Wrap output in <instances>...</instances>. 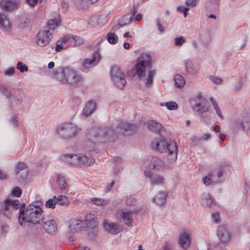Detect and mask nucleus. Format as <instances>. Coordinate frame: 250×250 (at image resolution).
Masks as SVG:
<instances>
[{
	"label": "nucleus",
	"mask_w": 250,
	"mask_h": 250,
	"mask_svg": "<svg viewBox=\"0 0 250 250\" xmlns=\"http://www.w3.org/2000/svg\"><path fill=\"white\" fill-rule=\"evenodd\" d=\"M137 130L136 125L121 121L115 130L111 126L92 128L86 132L87 139L93 144L105 143L117 134L131 135Z\"/></svg>",
	"instance_id": "f257e3e1"
},
{
	"label": "nucleus",
	"mask_w": 250,
	"mask_h": 250,
	"mask_svg": "<svg viewBox=\"0 0 250 250\" xmlns=\"http://www.w3.org/2000/svg\"><path fill=\"white\" fill-rule=\"evenodd\" d=\"M134 69L138 79L146 82V87L152 84L155 72L152 70L151 57L149 54L141 53L136 61Z\"/></svg>",
	"instance_id": "f03ea898"
},
{
	"label": "nucleus",
	"mask_w": 250,
	"mask_h": 250,
	"mask_svg": "<svg viewBox=\"0 0 250 250\" xmlns=\"http://www.w3.org/2000/svg\"><path fill=\"white\" fill-rule=\"evenodd\" d=\"M41 202H34L29 205L25 211L20 209L19 221L21 226H24L23 223L30 222L33 224L40 223L43 218V211L40 208Z\"/></svg>",
	"instance_id": "7ed1b4c3"
},
{
	"label": "nucleus",
	"mask_w": 250,
	"mask_h": 250,
	"mask_svg": "<svg viewBox=\"0 0 250 250\" xmlns=\"http://www.w3.org/2000/svg\"><path fill=\"white\" fill-rule=\"evenodd\" d=\"M53 77L58 82L73 86H79L83 83L82 76L75 70L70 67H60L53 73Z\"/></svg>",
	"instance_id": "20e7f679"
},
{
	"label": "nucleus",
	"mask_w": 250,
	"mask_h": 250,
	"mask_svg": "<svg viewBox=\"0 0 250 250\" xmlns=\"http://www.w3.org/2000/svg\"><path fill=\"white\" fill-rule=\"evenodd\" d=\"M151 147L160 153H167V160L173 162L177 159V147L175 142H167L164 139H155L151 143Z\"/></svg>",
	"instance_id": "39448f33"
},
{
	"label": "nucleus",
	"mask_w": 250,
	"mask_h": 250,
	"mask_svg": "<svg viewBox=\"0 0 250 250\" xmlns=\"http://www.w3.org/2000/svg\"><path fill=\"white\" fill-rule=\"evenodd\" d=\"M81 130V128L76 124L68 122L60 125L57 131L61 138L68 140L76 136Z\"/></svg>",
	"instance_id": "423d86ee"
},
{
	"label": "nucleus",
	"mask_w": 250,
	"mask_h": 250,
	"mask_svg": "<svg viewBox=\"0 0 250 250\" xmlns=\"http://www.w3.org/2000/svg\"><path fill=\"white\" fill-rule=\"evenodd\" d=\"M190 104L192 108L198 112L200 119L206 121V116L204 114L208 110L209 104L208 101L201 94H198L196 98L190 101Z\"/></svg>",
	"instance_id": "0eeeda50"
},
{
	"label": "nucleus",
	"mask_w": 250,
	"mask_h": 250,
	"mask_svg": "<svg viewBox=\"0 0 250 250\" xmlns=\"http://www.w3.org/2000/svg\"><path fill=\"white\" fill-rule=\"evenodd\" d=\"M63 161L72 165H82L90 166L95 162L92 157H87L82 154H65L62 156Z\"/></svg>",
	"instance_id": "6e6552de"
},
{
	"label": "nucleus",
	"mask_w": 250,
	"mask_h": 250,
	"mask_svg": "<svg viewBox=\"0 0 250 250\" xmlns=\"http://www.w3.org/2000/svg\"><path fill=\"white\" fill-rule=\"evenodd\" d=\"M110 76L115 85L123 89L126 83L125 75L118 66H112L110 70Z\"/></svg>",
	"instance_id": "1a4fd4ad"
},
{
	"label": "nucleus",
	"mask_w": 250,
	"mask_h": 250,
	"mask_svg": "<svg viewBox=\"0 0 250 250\" xmlns=\"http://www.w3.org/2000/svg\"><path fill=\"white\" fill-rule=\"evenodd\" d=\"M224 178L223 176V169L213 171L209 173L207 176L203 178L204 184L206 186H209L211 184H216L223 182Z\"/></svg>",
	"instance_id": "9d476101"
},
{
	"label": "nucleus",
	"mask_w": 250,
	"mask_h": 250,
	"mask_svg": "<svg viewBox=\"0 0 250 250\" xmlns=\"http://www.w3.org/2000/svg\"><path fill=\"white\" fill-rule=\"evenodd\" d=\"M52 38V32L49 30L41 29L37 35V43L41 47L45 46L49 44Z\"/></svg>",
	"instance_id": "9b49d317"
},
{
	"label": "nucleus",
	"mask_w": 250,
	"mask_h": 250,
	"mask_svg": "<svg viewBox=\"0 0 250 250\" xmlns=\"http://www.w3.org/2000/svg\"><path fill=\"white\" fill-rule=\"evenodd\" d=\"M101 56L98 51H95L92 56V58H86L83 60V65L85 69H88L95 66L99 62Z\"/></svg>",
	"instance_id": "f8f14e48"
},
{
	"label": "nucleus",
	"mask_w": 250,
	"mask_h": 250,
	"mask_svg": "<svg viewBox=\"0 0 250 250\" xmlns=\"http://www.w3.org/2000/svg\"><path fill=\"white\" fill-rule=\"evenodd\" d=\"M83 228V221L82 220L73 218L69 221V231L70 233H77L82 230Z\"/></svg>",
	"instance_id": "ddd939ff"
},
{
	"label": "nucleus",
	"mask_w": 250,
	"mask_h": 250,
	"mask_svg": "<svg viewBox=\"0 0 250 250\" xmlns=\"http://www.w3.org/2000/svg\"><path fill=\"white\" fill-rule=\"evenodd\" d=\"M144 172L146 177L149 178L151 183L153 185H158L164 183L165 180L163 176L157 174H153L149 171H145Z\"/></svg>",
	"instance_id": "4468645a"
},
{
	"label": "nucleus",
	"mask_w": 250,
	"mask_h": 250,
	"mask_svg": "<svg viewBox=\"0 0 250 250\" xmlns=\"http://www.w3.org/2000/svg\"><path fill=\"white\" fill-rule=\"evenodd\" d=\"M83 39L73 35H66L63 37V42H68V45L73 46H80L83 43Z\"/></svg>",
	"instance_id": "2eb2a0df"
},
{
	"label": "nucleus",
	"mask_w": 250,
	"mask_h": 250,
	"mask_svg": "<svg viewBox=\"0 0 250 250\" xmlns=\"http://www.w3.org/2000/svg\"><path fill=\"white\" fill-rule=\"evenodd\" d=\"M41 221L43 224V228L48 233L54 235L56 233L57 226L55 221L54 220L45 221L43 218Z\"/></svg>",
	"instance_id": "dca6fc26"
},
{
	"label": "nucleus",
	"mask_w": 250,
	"mask_h": 250,
	"mask_svg": "<svg viewBox=\"0 0 250 250\" xmlns=\"http://www.w3.org/2000/svg\"><path fill=\"white\" fill-rule=\"evenodd\" d=\"M97 109V104L95 101L90 100L86 103L83 108V113L84 116L87 117L92 115Z\"/></svg>",
	"instance_id": "f3484780"
},
{
	"label": "nucleus",
	"mask_w": 250,
	"mask_h": 250,
	"mask_svg": "<svg viewBox=\"0 0 250 250\" xmlns=\"http://www.w3.org/2000/svg\"><path fill=\"white\" fill-rule=\"evenodd\" d=\"M103 226L108 232L112 234H116L122 230L120 226L118 225L113 222H109L106 220L103 222Z\"/></svg>",
	"instance_id": "a211bd4d"
},
{
	"label": "nucleus",
	"mask_w": 250,
	"mask_h": 250,
	"mask_svg": "<svg viewBox=\"0 0 250 250\" xmlns=\"http://www.w3.org/2000/svg\"><path fill=\"white\" fill-rule=\"evenodd\" d=\"M186 73L189 75H196L198 73L199 69L193 65L192 61L187 59L184 61Z\"/></svg>",
	"instance_id": "6ab92c4d"
},
{
	"label": "nucleus",
	"mask_w": 250,
	"mask_h": 250,
	"mask_svg": "<svg viewBox=\"0 0 250 250\" xmlns=\"http://www.w3.org/2000/svg\"><path fill=\"white\" fill-rule=\"evenodd\" d=\"M146 124L149 130L157 134H160L163 130L162 125L154 120L148 121Z\"/></svg>",
	"instance_id": "aec40b11"
},
{
	"label": "nucleus",
	"mask_w": 250,
	"mask_h": 250,
	"mask_svg": "<svg viewBox=\"0 0 250 250\" xmlns=\"http://www.w3.org/2000/svg\"><path fill=\"white\" fill-rule=\"evenodd\" d=\"M217 236L220 241L225 243L229 239V234L225 226H219L217 229Z\"/></svg>",
	"instance_id": "412c9836"
},
{
	"label": "nucleus",
	"mask_w": 250,
	"mask_h": 250,
	"mask_svg": "<svg viewBox=\"0 0 250 250\" xmlns=\"http://www.w3.org/2000/svg\"><path fill=\"white\" fill-rule=\"evenodd\" d=\"M167 193L166 191H160L153 199L154 202L160 206L164 205L167 201Z\"/></svg>",
	"instance_id": "4be33fe9"
},
{
	"label": "nucleus",
	"mask_w": 250,
	"mask_h": 250,
	"mask_svg": "<svg viewBox=\"0 0 250 250\" xmlns=\"http://www.w3.org/2000/svg\"><path fill=\"white\" fill-rule=\"evenodd\" d=\"M179 243L184 249H187L189 246V235L185 232H183L180 235Z\"/></svg>",
	"instance_id": "5701e85b"
},
{
	"label": "nucleus",
	"mask_w": 250,
	"mask_h": 250,
	"mask_svg": "<svg viewBox=\"0 0 250 250\" xmlns=\"http://www.w3.org/2000/svg\"><path fill=\"white\" fill-rule=\"evenodd\" d=\"M165 166L164 162L160 158L152 157L150 161L149 167L151 169H159Z\"/></svg>",
	"instance_id": "b1692460"
},
{
	"label": "nucleus",
	"mask_w": 250,
	"mask_h": 250,
	"mask_svg": "<svg viewBox=\"0 0 250 250\" xmlns=\"http://www.w3.org/2000/svg\"><path fill=\"white\" fill-rule=\"evenodd\" d=\"M18 5L16 1L10 0H3L0 1V6L5 10H11L16 8Z\"/></svg>",
	"instance_id": "393cba45"
},
{
	"label": "nucleus",
	"mask_w": 250,
	"mask_h": 250,
	"mask_svg": "<svg viewBox=\"0 0 250 250\" xmlns=\"http://www.w3.org/2000/svg\"><path fill=\"white\" fill-rule=\"evenodd\" d=\"M121 217L123 219L125 224L128 226H132V217L130 211H122L120 213Z\"/></svg>",
	"instance_id": "a878e982"
},
{
	"label": "nucleus",
	"mask_w": 250,
	"mask_h": 250,
	"mask_svg": "<svg viewBox=\"0 0 250 250\" xmlns=\"http://www.w3.org/2000/svg\"><path fill=\"white\" fill-rule=\"evenodd\" d=\"M202 204L204 206L209 208H212L216 205L214 199L209 194L206 196V198L203 200Z\"/></svg>",
	"instance_id": "bb28decb"
},
{
	"label": "nucleus",
	"mask_w": 250,
	"mask_h": 250,
	"mask_svg": "<svg viewBox=\"0 0 250 250\" xmlns=\"http://www.w3.org/2000/svg\"><path fill=\"white\" fill-rule=\"evenodd\" d=\"M174 81L175 86L179 88L183 87L185 83V81L183 76L179 74L175 75Z\"/></svg>",
	"instance_id": "cd10ccee"
},
{
	"label": "nucleus",
	"mask_w": 250,
	"mask_h": 250,
	"mask_svg": "<svg viewBox=\"0 0 250 250\" xmlns=\"http://www.w3.org/2000/svg\"><path fill=\"white\" fill-rule=\"evenodd\" d=\"M59 21L57 19H52L48 21L47 24V27L45 28L46 30H49V31L53 33V30L59 25Z\"/></svg>",
	"instance_id": "c85d7f7f"
},
{
	"label": "nucleus",
	"mask_w": 250,
	"mask_h": 250,
	"mask_svg": "<svg viewBox=\"0 0 250 250\" xmlns=\"http://www.w3.org/2000/svg\"><path fill=\"white\" fill-rule=\"evenodd\" d=\"M56 204L60 206H67L69 203V200L67 197L65 195H59L56 198Z\"/></svg>",
	"instance_id": "c756f323"
},
{
	"label": "nucleus",
	"mask_w": 250,
	"mask_h": 250,
	"mask_svg": "<svg viewBox=\"0 0 250 250\" xmlns=\"http://www.w3.org/2000/svg\"><path fill=\"white\" fill-rule=\"evenodd\" d=\"M133 18L130 16V14H126L123 16L119 21V25L123 27L130 23Z\"/></svg>",
	"instance_id": "7c9ffc66"
},
{
	"label": "nucleus",
	"mask_w": 250,
	"mask_h": 250,
	"mask_svg": "<svg viewBox=\"0 0 250 250\" xmlns=\"http://www.w3.org/2000/svg\"><path fill=\"white\" fill-rule=\"evenodd\" d=\"M220 0H208L207 7L209 9L217 10L219 8Z\"/></svg>",
	"instance_id": "2f4dec72"
},
{
	"label": "nucleus",
	"mask_w": 250,
	"mask_h": 250,
	"mask_svg": "<svg viewBox=\"0 0 250 250\" xmlns=\"http://www.w3.org/2000/svg\"><path fill=\"white\" fill-rule=\"evenodd\" d=\"M57 181L60 188L62 190L65 189L67 186V183L64 177L60 174L57 176Z\"/></svg>",
	"instance_id": "473e14b6"
},
{
	"label": "nucleus",
	"mask_w": 250,
	"mask_h": 250,
	"mask_svg": "<svg viewBox=\"0 0 250 250\" xmlns=\"http://www.w3.org/2000/svg\"><path fill=\"white\" fill-rule=\"evenodd\" d=\"M209 100L211 103L212 105L213 106L214 110L216 111L217 115L221 119H223V116L222 114L220 108L218 105L217 103L216 102L214 98L211 97L209 98Z\"/></svg>",
	"instance_id": "72a5a7b5"
},
{
	"label": "nucleus",
	"mask_w": 250,
	"mask_h": 250,
	"mask_svg": "<svg viewBox=\"0 0 250 250\" xmlns=\"http://www.w3.org/2000/svg\"><path fill=\"white\" fill-rule=\"evenodd\" d=\"M106 38L108 42L110 44H115L118 42V37L113 33H108Z\"/></svg>",
	"instance_id": "f704fd0d"
},
{
	"label": "nucleus",
	"mask_w": 250,
	"mask_h": 250,
	"mask_svg": "<svg viewBox=\"0 0 250 250\" xmlns=\"http://www.w3.org/2000/svg\"><path fill=\"white\" fill-rule=\"evenodd\" d=\"M161 106H166V107L169 110H173L177 109L178 107V104L175 102H169L166 103H162L160 104Z\"/></svg>",
	"instance_id": "c9c22d12"
},
{
	"label": "nucleus",
	"mask_w": 250,
	"mask_h": 250,
	"mask_svg": "<svg viewBox=\"0 0 250 250\" xmlns=\"http://www.w3.org/2000/svg\"><path fill=\"white\" fill-rule=\"evenodd\" d=\"M91 201L93 204L97 206H105L108 204L107 201L100 198H92Z\"/></svg>",
	"instance_id": "e433bc0d"
},
{
	"label": "nucleus",
	"mask_w": 250,
	"mask_h": 250,
	"mask_svg": "<svg viewBox=\"0 0 250 250\" xmlns=\"http://www.w3.org/2000/svg\"><path fill=\"white\" fill-rule=\"evenodd\" d=\"M0 26L5 29L9 28V21L3 13H0Z\"/></svg>",
	"instance_id": "4c0bfd02"
},
{
	"label": "nucleus",
	"mask_w": 250,
	"mask_h": 250,
	"mask_svg": "<svg viewBox=\"0 0 250 250\" xmlns=\"http://www.w3.org/2000/svg\"><path fill=\"white\" fill-rule=\"evenodd\" d=\"M97 219L96 217L94 214L89 213L87 214L85 218V221L87 225L90 226L93 225V223H95Z\"/></svg>",
	"instance_id": "58836bf2"
},
{
	"label": "nucleus",
	"mask_w": 250,
	"mask_h": 250,
	"mask_svg": "<svg viewBox=\"0 0 250 250\" xmlns=\"http://www.w3.org/2000/svg\"><path fill=\"white\" fill-rule=\"evenodd\" d=\"M208 250H226L225 249V243L222 242H219L218 243H215L213 248L209 247Z\"/></svg>",
	"instance_id": "ea45409f"
},
{
	"label": "nucleus",
	"mask_w": 250,
	"mask_h": 250,
	"mask_svg": "<svg viewBox=\"0 0 250 250\" xmlns=\"http://www.w3.org/2000/svg\"><path fill=\"white\" fill-rule=\"evenodd\" d=\"M27 166L26 163L22 162H19L15 165V170L17 173H19L21 171L26 169Z\"/></svg>",
	"instance_id": "a19ab883"
},
{
	"label": "nucleus",
	"mask_w": 250,
	"mask_h": 250,
	"mask_svg": "<svg viewBox=\"0 0 250 250\" xmlns=\"http://www.w3.org/2000/svg\"><path fill=\"white\" fill-rule=\"evenodd\" d=\"M65 44L68 45V42H63V38L62 41H58L56 43L55 50L57 52H60L64 48H66L67 46Z\"/></svg>",
	"instance_id": "79ce46f5"
},
{
	"label": "nucleus",
	"mask_w": 250,
	"mask_h": 250,
	"mask_svg": "<svg viewBox=\"0 0 250 250\" xmlns=\"http://www.w3.org/2000/svg\"><path fill=\"white\" fill-rule=\"evenodd\" d=\"M10 207H12L11 205V199H7L4 200L1 207L2 213L5 215V211L8 210Z\"/></svg>",
	"instance_id": "37998d69"
},
{
	"label": "nucleus",
	"mask_w": 250,
	"mask_h": 250,
	"mask_svg": "<svg viewBox=\"0 0 250 250\" xmlns=\"http://www.w3.org/2000/svg\"><path fill=\"white\" fill-rule=\"evenodd\" d=\"M56 198V196H54L53 198H51L48 200L45 203V207L47 208H55L56 205H57Z\"/></svg>",
	"instance_id": "c03bdc74"
},
{
	"label": "nucleus",
	"mask_w": 250,
	"mask_h": 250,
	"mask_svg": "<svg viewBox=\"0 0 250 250\" xmlns=\"http://www.w3.org/2000/svg\"><path fill=\"white\" fill-rule=\"evenodd\" d=\"M16 67L17 69L19 70L21 73L27 72L28 70L27 66L23 64L21 62H19L17 63Z\"/></svg>",
	"instance_id": "a18cd8bd"
},
{
	"label": "nucleus",
	"mask_w": 250,
	"mask_h": 250,
	"mask_svg": "<svg viewBox=\"0 0 250 250\" xmlns=\"http://www.w3.org/2000/svg\"><path fill=\"white\" fill-rule=\"evenodd\" d=\"M12 195L14 196L19 197L22 193L21 189L18 187H15L12 190Z\"/></svg>",
	"instance_id": "49530a36"
},
{
	"label": "nucleus",
	"mask_w": 250,
	"mask_h": 250,
	"mask_svg": "<svg viewBox=\"0 0 250 250\" xmlns=\"http://www.w3.org/2000/svg\"><path fill=\"white\" fill-rule=\"evenodd\" d=\"M189 10V8L187 7H184L183 6H179L177 7V10L179 12L183 13L184 17H187L188 15V12Z\"/></svg>",
	"instance_id": "de8ad7c7"
},
{
	"label": "nucleus",
	"mask_w": 250,
	"mask_h": 250,
	"mask_svg": "<svg viewBox=\"0 0 250 250\" xmlns=\"http://www.w3.org/2000/svg\"><path fill=\"white\" fill-rule=\"evenodd\" d=\"M185 42V40L183 36L176 38L174 39V44L175 46H181Z\"/></svg>",
	"instance_id": "09e8293b"
},
{
	"label": "nucleus",
	"mask_w": 250,
	"mask_h": 250,
	"mask_svg": "<svg viewBox=\"0 0 250 250\" xmlns=\"http://www.w3.org/2000/svg\"><path fill=\"white\" fill-rule=\"evenodd\" d=\"M0 92L5 95L8 98H10L11 96V93L9 92L8 89L5 87L0 85Z\"/></svg>",
	"instance_id": "8fccbe9b"
},
{
	"label": "nucleus",
	"mask_w": 250,
	"mask_h": 250,
	"mask_svg": "<svg viewBox=\"0 0 250 250\" xmlns=\"http://www.w3.org/2000/svg\"><path fill=\"white\" fill-rule=\"evenodd\" d=\"M76 6L79 8H83L84 7V0H71Z\"/></svg>",
	"instance_id": "3c124183"
},
{
	"label": "nucleus",
	"mask_w": 250,
	"mask_h": 250,
	"mask_svg": "<svg viewBox=\"0 0 250 250\" xmlns=\"http://www.w3.org/2000/svg\"><path fill=\"white\" fill-rule=\"evenodd\" d=\"M139 6V4H138V3L135 4H133V5L132 6V8L131 12H130V16L133 19L134 15H135V14L136 13V12L138 10Z\"/></svg>",
	"instance_id": "603ef678"
},
{
	"label": "nucleus",
	"mask_w": 250,
	"mask_h": 250,
	"mask_svg": "<svg viewBox=\"0 0 250 250\" xmlns=\"http://www.w3.org/2000/svg\"><path fill=\"white\" fill-rule=\"evenodd\" d=\"M197 3V0H187L185 2V4L190 7H194L196 6Z\"/></svg>",
	"instance_id": "864d4df0"
},
{
	"label": "nucleus",
	"mask_w": 250,
	"mask_h": 250,
	"mask_svg": "<svg viewBox=\"0 0 250 250\" xmlns=\"http://www.w3.org/2000/svg\"><path fill=\"white\" fill-rule=\"evenodd\" d=\"M209 79L214 83L218 84L221 83L222 82V79L217 77H214L213 76H211L209 77Z\"/></svg>",
	"instance_id": "5fc2aeb1"
},
{
	"label": "nucleus",
	"mask_w": 250,
	"mask_h": 250,
	"mask_svg": "<svg viewBox=\"0 0 250 250\" xmlns=\"http://www.w3.org/2000/svg\"><path fill=\"white\" fill-rule=\"evenodd\" d=\"M11 205L14 209H18L20 207V202L18 200H11Z\"/></svg>",
	"instance_id": "6e6d98bb"
},
{
	"label": "nucleus",
	"mask_w": 250,
	"mask_h": 250,
	"mask_svg": "<svg viewBox=\"0 0 250 250\" xmlns=\"http://www.w3.org/2000/svg\"><path fill=\"white\" fill-rule=\"evenodd\" d=\"M15 69L14 67H9L4 72V75L7 76H12L14 73Z\"/></svg>",
	"instance_id": "4d7b16f0"
},
{
	"label": "nucleus",
	"mask_w": 250,
	"mask_h": 250,
	"mask_svg": "<svg viewBox=\"0 0 250 250\" xmlns=\"http://www.w3.org/2000/svg\"><path fill=\"white\" fill-rule=\"evenodd\" d=\"M42 0H26V2L30 6H34L38 2L41 3Z\"/></svg>",
	"instance_id": "13d9d810"
},
{
	"label": "nucleus",
	"mask_w": 250,
	"mask_h": 250,
	"mask_svg": "<svg viewBox=\"0 0 250 250\" xmlns=\"http://www.w3.org/2000/svg\"><path fill=\"white\" fill-rule=\"evenodd\" d=\"M10 121L12 123L14 126L15 127L18 125V120L17 117L12 116L11 118Z\"/></svg>",
	"instance_id": "bf43d9fd"
},
{
	"label": "nucleus",
	"mask_w": 250,
	"mask_h": 250,
	"mask_svg": "<svg viewBox=\"0 0 250 250\" xmlns=\"http://www.w3.org/2000/svg\"><path fill=\"white\" fill-rule=\"evenodd\" d=\"M212 217L214 219V222L216 223H219L220 221V218H219V215L218 213H213L212 214Z\"/></svg>",
	"instance_id": "052dcab7"
},
{
	"label": "nucleus",
	"mask_w": 250,
	"mask_h": 250,
	"mask_svg": "<svg viewBox=\"0 0 250 250\" xmlns=\"http://www.w3.org/2000/svg\"><path fill=\"white\" fill-rule=\"evenodd\" d=\"M157 25L160 32H163L164 31V27L160 23L159 20H158L157 21Z\"/></svg>",
	"instance_id": "680f3d73"
},
{
	"label": "nucleus",
	"mask_w": 250,
	"mask_h": 250,
	"mask_svg": "<svg viewBox=\"0 0 250 250\" xmlns=\"http://www.w3.org/2000/svg\"><path fill=\"white\" fill-rule=\"evenodd\" d=\"M170 245L167 243H165L159 250H170Z\"/></svg>",
	"instance_id": "e2e57ef3"
},
{
	"label": "nucleus",
	"mask_w": 250,
	"mask_h": 250,
	"mask_svg": "<svg viewBox=\"0 0 250 250\" xmlns=\"http://www.w3.org/2000/svg\"><path fill=\"white\" fill-rule=\"evenodd\" d=\"M61 5L62 6V9H64V10H66L68 8V4L64 1H62L61 2Z\"/></svg>",
	"instance_id": "0e129e2a"
},
{
	"label": "nucleus",
	"mask_w": 250,
	"mask_h": 250,
	"mask_svg": "<svg viewBox=\"0 0 250 250\" xmlns=\"http://www.w3.org/2000/svg\"><path fill=\"white\" fill-rule=\"evenodd\" d=\"M242 85H243L241 81H240L239 82H238L237 83L236 85V86H235L236 90H240L241 88V87H242Z\"/></svg>",
	"instance_id": "69168bd1"
},
{
	"label": "nucleus",
	"mask_w": 250,
	"mask_h": 250,
	"mask_svg": "<svg viewBox=\"0 0 250 250\" xmlns=\"http://www.w3.org/2000/svg\"><path fill=\"white\" fill-rule=\"evenodd\" d=\"M7 177V175L3 173L1 170H0V180L5 179Z\"/></svg>",
	"instance_id": "338daca9"
},
{
	"label": "nucleus",
	"mask_w": 250,
	"mask_h": 250,
	"mask_svg": "<svg viewBox=\"0 0 250 250\" xmlns=\"http://www.w3.org/2000/svg\"><path fill=\"white\" fill-rule=\"evenodd\" d=\"M77 250H91L90 248L87 247H81L77 249Z\"/></svg>",
	"instance_id": "774afa93"
}]
</instances>
